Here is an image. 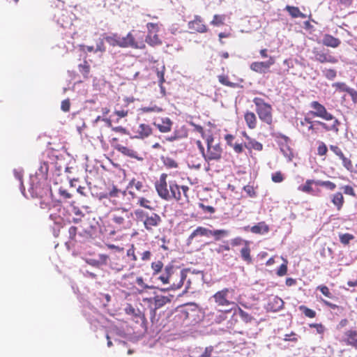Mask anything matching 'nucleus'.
I'll list each match as a JSON object with an SVG mask.
<instances>
[{
	"instance_id": "nucleus-1",
	"label": "nucleus",
	"mask_w": 357,
	"mask_h": 357,
	"mask_svg": "<svg viewBox=\"0 0 357 357\" xmlns=\"http://www.w3.org/2000/svg\"><path fill=\"white\" fill-rule=\"evenodd\" d=\"M167 174L162 173L159 179L155 182V188L158 196L165 200H174L180 205H184L190 202L189 190L188 185H179L176 181H167Z\"/></svg>"
},
{
	"instance_id": "nucleus-2",
	"label": "nucleus",
	"mask_w": 357,
	"mask_h": 357,
	"mask_svg": "<svg viewBox=\"0 0 357 357\" xmlns=\"http://www.w3.org/2000/svg\"><path fill=\"white\" fill-rule=\"evenodd\" d=\"M310 107L313 110L310 111L308 114H311L313 117H319L326 121H333L331 125H328L324 122L317 121L316 123L321 126L326 131L333 132L335 134H338L339 126L340 121L336 119L332 114L328 112L326 107L318 101H312L310 103Z\"/></svg>"
},
{
	"instance_id": "nucleus-3",
	"label": "nucleus",
	"mask_w": 357,
	"mask_h": 357,
	"mask_svg": "<svg viewBox=\"0 0 357 357\" xmlns=\"http://www.w3.org/2000/svg\"><path fill=\"white\" fill-rule=\"evenodd\" d=\"M106 42L112 47L121 48L131 47L133 49H144L145 43L142 38H137L133 31H130L125 37H121L118 33H112L105 38Z\"/></svg>"
},
{
	"instance_id": "nucleus-4",
	"label": "nucleus",
	"mask_w": 357,
	"mask_h": 357,
	"mask_svg": "<svg viewBox=\"0 0 357 357\" xmlns=\"http://www.w3.org/2000/svg\"><path fill=\"white\" fill-rule=\"evenodd\" d=\"M175 313L177 321H187L188 324H195L201 320V310L195 303L179 306L176 309Z\"/></svg>"
},
{
	"instance_id": "nucleus-5",
	"label": "nucleus",
	"mask_w": 357,
	"mask_h": 357,
	"mask_svg": "<svg viewBox=\"0 0 357 357\" xmlns=\"http://www.w3.org/2000/svg\"><path fill=\"white\" fill-rule=\"evenodd\" d=\"M132 213L125 208H117L112 211L111 221L116 230L110 231L111 234L129 229L132 225Z\"/></svg>"
},
{
	"instance_id": "nucleus-6",
	"label": "nucleus",
	"mask_w": 357,
	"mask_h": 357,
	"mask_svg": "<svg viewBox=\"0 0 357 357\" xmlns=\"http://www.w3.org/2000/svg\"><path fill=\"white\" fill-rule=\"evenodd\" d=\"M229 234V231L227 229L211 230L206 227L199 226L190 234L187 239V243L188 245L191 244L193 240L197 237L210 238L213 236L214 240L218 241L228 236Z\"/></svg>"
},
{
	"instance_id": "nucleus-7",
	"label": "nucleus",
	"mask_w": 357,
	"mask_h": 357,
	"mask_svg": "<svg viewBox=\"0 0 357 357\" xmlns=\"http://www.w3.org/2000/svg\"><path fill=\"white\" fill-rule=\"evenodd\" d=\"M252 102L255 105L256 113L261 121L268 126L272 125L273 121L272 105L260 97H255Z\"/></svg>"
},
{
	"instance_id": "nucleus-8",
	"label": "nucleus",
	"mask_w": 357,
	"mask_h": 357,
	"mask_svg": "<svg viewBox=\"0 0 357 357\" xmlns=\"http://www.w3.org/2000/svg\"><path fill=\"white\" fill-rule=\"evenodd\" d=\"M206 151L204 154V158L206 162L219 161L222 158V148L219 142L215 141L212 135H208L206 137Z\"/></svg>"
},
{
	"instance_id": "nucleus-9",
	"label": "nucleus",
	"mask_w": 357,
	"mask_h": 357,
	"mask_svg": "<svg viewBox=\"0 0 357 357\" xmlns=\"http://www.w3.org/2000/svg\"><path fill=\"white\" fill-rule=\"evenodd\" d=\"M135 214L137 220L143 222L144 228L148 231H152L162 222L161 217L155 213H149L143 210L138 209L135 211Z\"/></svg>"
},
{
	"instance_id": "nucleus-10",
	"label": "nucleus",
	"mask_w": 357,
	"mask_h": 357,
	"mask_svg": "<svg viewBox=\"0 0 357 357\" xmlns=\"http://www.w3.org/2000/svg\"><path fill=\"white\" fill-rule=\"evenodd\" d=\"M314 54V60L321 63H332L335 64L338 62V59L329 53V50L321 49L319 47H314L312 50Z\"/></svg>"
},
{
	"instance_id": "nucleus-11",
	"label": "nucleus",
	"mask_w": 357,
	"mask_h": 357,
	"mask_svg": "<svg viewBox=\"0 0 357 357\" xmlns=\"http://www.w3.org/2000/svg\"><path fill=\"white\" fill-rule=\"evenodd\" d=\"M128 265L126 257L122 254L113 255L109 258V266L115 272H120L124 270Z\"/></svg>"
},
{
	"instance_id": "nucleus-12",
	"label": "nucleus",
	"mask_w": 357,
	"mask_h": 357,
	"mask_svg": "<svg viewBox=\"0 0 357 357\" xmlns=\"http://www.w3.org/2000/svg\"><path fill=\"white\" fill-rule=\"evenodd\" d=\"M188 27L192 32L199 33H205L208 31V26L205 24L203 18L200 15H197L194 16V19L188 22Z\"/></svg>"
},
{
	"instance_id": "nucleus-13",
	"label": "nucleus",
	"mask_w": 357,
	"mask_h": 357,
	"mask_svg": "<svg viewBox=\"0 0 357 357\" xmlns=\"http://www.w3.org/2000/svg\"><path fill=\"white\" fill-rule=\"evenodd\" d=\"M185 278L186 275L182 271H175L172 267L171 278L169 283H168L170 287L167 289L176 290L180 289L183 286Z\"/></svg>"
},
{
	"instance_id": "nucleus-14",
	"label": "nucleus",
	"mask_w": 357,
	"mask_h": 357,
	"mask_svg": "<svg viewBox=\"0 0 357 357\" xmlns=\"http://www.w3.org/2000/svg\"><path fill=\"white\" fill-rule=\"evenodd\" d=\"M274 57L269 56L266 61H255L250 64V69L257 73H266L269 71V68L275 63Z\"/></svg>"
},
{
	"instance_id": "nucleus-15",
	"label": "nucleus",
	"mask_w": 357,
	"mask_h": 357,
	"mask_svg": "<svg viewBox=\"0 0 357 357\" xmlns=\"http://www.w3.org/2000/svg\"><path fill=\"white\" fill-rule=\"evenodd\" d=\"M234 289L225 288L220 291H217L213 295V298L215 303L219 306H229L230 305L234 304V302L229 301L228 297V294L229 292H234Z\"/></svg>"
},
{
	"instance_id": "nucleus-16",
	"label": "nucleus",
	"mask_w": 357,
	"mask_h": 357,
	"mask_svg": "<svg viewBox=\"0 0 357 357\" xmlns=\"http://www.w3.org/2000/svg\"><path fill=\"white\" fill-rule=\"evenodd\" d=\"M329 148L342 160L343 167L349 172H352L354 170L352 161L346 157L342 150L337 145H330Z\"/></svg>"
},
{
	"instance_id": "nucleus-17",
	"label": "nucleus",
	"mask_w": 357,
	"mask_h": 357,
	"mask_svg": "<svg viewBox=\"0 0 357 357\" xmlns=\"http://www.w3.org/2000/svg\"><path fill=\"white\" fill-rule=\"evenodd\" d=\"M31 192L33 197L39 199L52 195L51 188L47 185H33L31 188Z\"/></svg>"
},
{
	"instance_id": "nucleus-18",
	"label": "nucleus",
	"mask_w": 357,
	"mask_h": 357,
	"mask_svg": "<svg viewBox=\"0 0 357 357\" xmlns=\"http://www.w3.org/2000/svg\"><path fill=\"white\" fill-rule=\"evenodd\" d=\"M115 149L125 156L136 159L139 161H142L143 160V158L139 155L137 151L131 147L126 146L122 144H116L115 146Z\"/></svg>"
},
{
	"instance_id": "nucleus-19",
	"label": "nucleus",
	"mask_w": 357,
	"mask_h": 357,
	"mask_svg": "<svg viewBox=\"0 0 357 357\" xmlns=\"http://www.w3.org/2000/svg\"><path fill=\"white\" fill-rule=\"evenodd\" d=\"M135 137L138 139H144L152 134V128L149 124L139 123L137 126L134 127Z\"/></svg>"
},
{
	"instance_id": "nucleus-20",
	"label": "nucleus",
	"mask_w": 357,
	"mask_h": 357,
	"mask_svg": "<svg viewBox=\"0 0 357 357\" xmlns=\"http://www.w3.org/2000/svg\"><path fill=\"white\" fill-rule=\"evenodd\" d=\"M174 298L173 295L169 296H162V295H156L153 298H150L151 303L153 305L154 310L160 309L165 306L166 304L169 303L172 298Z\"/></svg>"
},
{
	"instance_id": "nucleus-21",
	"label": "nucleus",
	"mask_w": 357,
	"mask_h": 357,
	"mask_svg": "<svg viewBox=\"0 0 357 357\" xmlns=\"http://www.w3.org/2000/svg\"><path fill=\"white\" fill-rule=\"evenodd\" d=\"M342 341L347 344L357 348V331L349 329L344 332Z\"/></svg>"
},
{
	"instance_id": "nucleus-22",
	"label": "nucleus",
	"mask_w": 357,
	"mask_h": 357,
	"mask_svg": "<svg viewBox=\"0 0 357 357\" xmlns=\"http://www.w3.org/2000/svg\"><path fill=\"white\" fill-rule=\"evenodd\" d=\"M135 273L133 272L125 274L122 276L121 285L128 290L135 291L136 286L134 281Z\"/></svg>"
},
{
	"instance_id": "nucleus-23",
	"label": "nucleus",
	"mask_w": 357,
	"mask_h": 357,
	"mask_svg": "<svg viewBox=\"0 0 357 357\" xmlns=\"http://www.w3.org/2000/svg\"><path fill=\"white\" fill-rule=\"evenodd\" d=\"M231 248L228 241H224L222 244H219L215 249V252L218 254L222 255V259L225 261L229 260L232 256L229 253L225 252L230 251Z\"/></svg>"
},
{
	"instance_id": "nucleus-24",
	"label": "nucleus",
	"mask_w": 357,
	"mask_h": 357,
	"mask_svg": "<svg viewBox=\"0 0 357 357\" xmlns=\"http://www.w3.org/2000/svg\"><path fill=\"white\" fill-rule=\"evenodd\" d=\"M330 197L331 203L335 206L337 211H341L344 204V197L342 193L340 192H337L331 195Z\"/></svg>"
},
{
	"instance_id": "nucleus-25",
	"label": "nucleus",
	"mask_w": 357,
	"mask_h": 357,
	"mask_svg": "<svg viewBox=\"0 0 357 357\" xmlns=\"http://www.w3.org/2000/svg\"><path fill=\"white\" fill-rule=\"evenodd\" d=\"M322 43L326 47L336 48L339 47V45L341 43V41L339 38L327 33L324 36Z\"/></svg>"
},
{
	"instance_id": "nucleus-26",
	"label": "nucleus",
	"mask_w": 357,
	"mask_h": 357,
	"mask_svg": "<svg viewBox=\"0 0 357 357\" xmlns=\"http://www.w3.org/2000/svg\"><path fill=\"white\" fill-rule=\"evenodd\" d=\"M244 119L247 126L250 129H255L257 127V119L256 114L253 112L247 111L244 114Z\"/></svg>"
},
{
	"instance_id": "nucleus-27",
	"label": "nucleus",
	"mask_w": 357,
	"mask_h": 357,
	"mask_svg": "<svg viewBox=\"0 0 357 357\" xmlns=\"http://www.w3.org/2000/svg\"><path fill=\"white\" fill-rule=\"evenodd\" d=\"M154 126L160 130V132L165 133L172 130V121L169 118H165L161 120V123H154Z\"/></svg>"
},
{
	"instance_id": "nucleus-28",
	"label": "nucleus",
	"mask_w": 357,
	"mask_h": 357,
	"mask_svg": "<svg viewBox=\"0 0 357 357\" xmlns=\"http://www.w3.org/2000/svg\"><path fill=\"white\" fill-rule=\"evenodd\" d=\"M145 42L151 47L159 46L162 44V41L158 33L146 34Z\"/></svg>"
},
{
	"instance_id": "nucleus-29",
	"label": "nucleus",
	"mask_w": 357,
	"mask_h": 357,
	"mask_svg": "<svg viewBox=\"0 0 357 357\" xmlns=\"http://www.w3.org/2000/svg\"><path fill=\"white\" fill-rule=\"evenodd\" d=\"M250 231L256 234H265L269 231V227L265 222H260L252 226Z\"/></svg>"
},
{
	"instance_id": "nucleus-30",
	"label": "nucleus",
	"mask_w": 357,
	"mask_h": 357,
	"mask_svg": "<svg viewBox=\"0 0 357 357\" xmlns=\"http://www.w3.org/2000/svg\"><path fill=\"white\" fill-rule=\"evenodd\" d=\"M135 284L136 283L138 287H136L135 292H137L139 294L143 293L145 290L148 289H151V287L146 284L144 282V278L142 276L137 277L135 279L134 278Z\"/></svg>"
},
{
	"instance_id": "nucleus-31",
	"label": "nucleus",
	"mask_w": 357,
	"mask_h": 357,
	"mask_svg": "<svg viewBox=\"0 0 357 357\" xmlns=\"http://www.w3.org/2000/svg\"><path fill=\"white\" fill-rule=\"evenodd\" d=\"M249 241H245L244 247L241 250V255L243 261L250 264L252 262Z\"/></svg>"
},
{
	"instance_id": "nucleus-32",
	"label": "nucleus",
	"mask_w": 357,
	"mask_h": 357,
	"mask_svg": "<svg viewBox=\"0 0 357 357\" xmlns=\"http://www.w3.org/2000/svg\"><path fill=\"white\" fill-rule=\"evenodd\" d=\"M284 301L282 298L278 296H274L272 300L270 301L268 305L270 309L274 312L279 311L283 307Z\"/></svg>"
},
{
	"instance_id": "nucleus-33",
	"label": "nucleus",
	"mask_w": 357,
	"mask_h": 357,
	"mask_svg": "<svg viewBox=\"0 0 357 357\" xmlns=\"http://www.w3.org/2000/svg\"><path fill=\"white\" fill-rule=\"evenodd\" d=\"M173 266H167L165 268L164 272L161 275L158 277V280L161 281V282L164 284H167L169 283V280L171 278L172 271Z\"/></svg>"
},
{
	"instance_id": "nucleus-34",
	"label": "nucleus",
	"mask_w": 357,
	"mask_h": 357,
	"mask_svg": "<svg viewBox=\"0 0 357 357\" xmlns=\"http://www.w3.org/2000/svg\"><path fill=\"white\" fill-rule=\"evenodd\" d=\"M285 10L289 13V14L294 18L301 17L305 18L306 15L300 11L299 8L296 6H287Z\"/></svg>"
},
{
	"instance_id": "nucleus-35",
	"label": "nucleus",
	"mask_w": 357,
	"mask_h": 357,
	"mask_svg": "<svg viewBox=\"0 0 357 357\" xmlns=\"http://www.w3.org/2000/svg\"><path fill=\"white\" fill-rule=\"evenodd\" d=\"M78 69L84 79H88L89 77L91 67L86 59L83 61V63L78 65Z\"/></svg>"
},
{
	"instance_id": "nucleus-36",
	"label": "nucleus",
	"mask_w": 357,
	"mask_h": 357,
	"mask_svg": "<svg viewBox=\"0 0 357 357\" xmlns=\"http://www.w3.org/2000/svg\"><path fill=\"white\" fill-rule=\"evenodd\" d=\"M129 185L131 188L134 187L139 192H146L148 190V186L145 185L142 181L135 178H132L130 181Z\"/></svg>"
},
{
	"instance_id": "nucleus-37",
	"label": "nucleus",
	"mask_w": 357,
	"mask_h": 357,
	"mask_svg": "<svg viewBox=\"0 0 357 357\" xmlns=\"http://www.w3.org/2000/svg\"><path fill=\"white\" fill-rule=\"evenodd\" d=\"M317 181L307 179L304 185H300L298 190L305 193L311 194L313 192L312 184H315Z\"/></svg>"
},
{
	"instance_id": "nucleus-38",
	"label": "nucleus",
	"mask_w": 357,
	"mask_h": 357,
	"mask_svg": "<svg viewBox=\"0 0 357 357\" xmlns=\"http://www.w3.org/2000/svg\"><path fill=\"white\" fill-rule=\"evenodd\" d=\"M300 125L305 128L308 132L311 131L312 133H316L313 121L308 117H305L300 121Z\"/></svg>"
},
{
	"instance_id": "nucleus-39",
	"label": "nucleus",
	"mask_w": 357,
	"mask_h": 357,
	"mask_svg": "<svg viewBox=\"0 0 357 357\" xmlns=\"http://www.w3.org/2000/svg\"><path fill=\"white\" fill-rule=\"evenodd\" d=\"M245 146L248 149H254L259 151H261L263 149L262 144L254 139L250 138H248V141L247 144H245Z\"/></svg>"
},
{
	"instance_id": "nucleus-40",
	"label": "nucleus",
	"mask_w": 357,
	"mask_h": 357,
	"mask_svg": "<svg viewBox=\"0 0 357 357\" xmlns=\"http://www.w3.org/2000/svg\"><path fill=\"white\" fill-rule=\"evenodd\" d=\"M162 161L167 169H176L178 167L177 162L170 157H162Z\"/></svg>"
},
{
	"instance_id": "nucleus-41",
	"label": "nucleus",
	"mask_w": 357,
	"mask_h": 357,
	"mask_svg": "<svg viewBox=\"0 0 357 357\" xmlns=\"http://www.w3.org/2000/svg\"><path fill=\"white\" fill-rule=\"evenodd\" d=\"M40 207L43 209H50L52 204V195L40 199Z\"/></svg>"
},
{
	"instance_id": "nucleus-42",
	"label": "nucleus",
	"mask_w": 357,
	"mask_h": 357,
	"mask_svg": "<svg viewBox=\"0 0 357 357\" xmlns=\"http://www.w3.org/2000/svg\"><path fill=\"white\" fill-rule=\"evenodd\" d=\"M161 26H162V24H160L159 22H156V23L149 22V23H147L146 25V27L147 29V34L158 33Z\"/></svg>"
},
{
	"instance_id": "nucleus-43",
	"label": "nucleus",
	"mask_w": 357,
	"mask_h": 357,
	"mask_svg": "<svg viewBox=\"0 0 357 357\" xmlns=\"http://www.w3.org/2000/svg\"><path fill=\"white\" fill-rule=\"evenodd\" d=\"M225 15H213V20L211 21V24L215 26H219L225 24Z\"/></svg>"
},
{
	"instance_id": "nucleus-44",
	"label": "nucleus",
	"mask_w": 357,
	"mask_h": 357,
	"mask_svg": "<svg viewBox=\"0 0 357 357\" xmlns=\"http://www.w3.org/2000/svg\"><path fill=\"white\" fill-rule=\"evenodd\" d=\"M315 185L322 186L327 188L329 190H334L336 188V185L331 181H321L317 180Z\"/></svg>"
},
{
	"instance_id": "nucleus-45",
	"label": "nucleus",
	"mask_w": 357,
	"mask_h": 357,
	"mask_svg": "<svg viewBox=\"0 0 357 357\" xmlns=\"http://www.w3.org/2000/svg\"><path fill=\"white\" fill-rule=\"evenodd\" d=\"M299 310L303 313V314L308 318H314L317 313L314 310L307 307L305 305H300L298 307Z\"/></svg>"
},
{
	"instance_id": "nucleus-46",
	"label": "nucleus",
	"mask_w": 357,
	"mask_h": 357,
	"mask_svg": "<svg viewBox=\"0 0 357 357\" xmlns=\"http://www.w3.org/2000/svg\"><path fill=\"white\" fill-rule=\"evenodd\" d=\"M354 236L351 234L345 233V234H340L339 238L340 241L344 245H347L349 244L350 241L354 239Z\"/></svg>"
},
{
	"instance_id": "nucleus-47",
	"label": "nucleus",
	"mask_w": 357,
	"mask_h": 357,
	"mask_svg": "<svg viewBox=\"0 0 357 357\" xmlns=\"http://www.w3.org/2000/svg\"><path fill=\"white\" fill-rule=\"evenodd\" d=\"M151 267L153 271V275H156L162 271L163 268V263L160 260L153 261L151 263Z\"/></svg>"
},
{
	"instance_id": "nucleus-48",
	"label": "nucleus",
	"mask_w": 357,
	"mask_h": 357,
	"mask_svg": "<svg viewBox=\"0 0 357 357\" xmlns=\"http://www.w3.org/2000/svg\"><path fill=\"white\" fill-rule=\"evenodd\" d=\"M219 82L225 86H229V87H234L236 86V84L231 82L229 79V77L225 75H220L218 77Z\"/></svg>"
},
{
	"instance_id": "nucleus-49",
	"label": "nucleus",
	"mask_w": 357,
	"mask_h": 357,
	"mask_svg": "<svg viewBox=\"0 0 357 357\" xmlns=\"http://www.w3.org/2000/svg\"><path fill=\"white\" fill-rule=\"evenodd\" d=\"M324 77L328 80L334 79L337 76V72L335 69L328 68L323 70Z\"/></svg>"
},
{
	"instance_id": "nucleus-50",
	"label": "nucleus",
	"mask_w": 357,
	"mask_h": 357,
	"mask_svg": "<svg viewBox=\"0 0 357 357\" xmlns=\"http://www.w3.org/2000/svg\"><path fill=\"white\" fill-rule=\"evenodd\" d=\"M165 71V66H162L160 67V68H157V70H156V73H157V77L158 78L159 84L161 87H162V85L163 84V83L165 82V77H164Z\"/></svg>"
},
{
	"instance_id": "nucleus-51",
	"label": "nucleus",
	"mask_w": 357,
	"mask_h": 357,
	"mask_svg": "<svg viewBox=\"0 0 357 357\" xmlns=\"http://www.w3.org/2000/svg\"><path fill=\"white\" fill-rule=\"evenodd\" d=\"M317 290H319L323 295H324L326 297L328 298H333V294L331 292L329 288L324 284L319 285L317 287Z\"/></svg>"
},
{
	"instance_id": "nucleus-52",
	"label": "nucleus",
	"mask_w": 357,
	"mask_h": 357,
	"mask_svg": "<svg viewBox=\"0 0 357 357\" xmlns=\"http://www.w3.org/2000/svg\"><path fill=\"white\" fill-rule=\"evenodd\" d=\"M328 152V148L324 142H318L317 154L320 156H324Z\"/></svg>"
},
{
	"instance_id": "nucleus-53",
	"label": "nucleus",
	"mask_w": 357,
	"mask_h": 357,
	"mask_svg": "<svg viewBox=\"0 0 357 357\" xmlns=\"http://www.w3.org/2000/svg\"><path fill=\"white\" fill-rule=\"evenodd\" d=\"M126 255L128 257L130 258L131 261L134 262L137 261V257L135 254V248L133 244H132L130 248L127 250Z\"/></svg>"
},
{
	"instance_id": "nucleus-54",
	"label": "nucleus",
	"mask_w": 357,
	"mask_h": 357,
	"mask_svg": "<svg viewBox=\"0 0 357 357\" xmlns=\"http://www.w3.org/2000/svg\"><path fill=\"white\" fill-rule=\"evenodd\" d=\"M281 151L284 155L288 159L289 161H291L294 158V153L291 149L288 146H284L281 148Z\"/></svg>"
},
{
	"instance_id": "nucleus-55",
	"label": "nucleus",
	"mask_w": 357,
	"mask_h": 357,
	"mask_svg": "<svg viewBox=\"0 0 357 357\" xmlns=\"http://www.w3.org/2000/svg\"><path fill=\"white\" fill-rule=\"evenodd\" d=\"M332 86L335 88L336 90L340 91L347 92L350 89L345 83L344 82H335L332 84Z\"/></svg>"
},
{
	"instance_id": "nucleus-56",
	"label": "nucleus",
	"mask_w": 357,
	"mask_h": 357,
	"mask_svg": "<svg viewBox=\"0 0 357 357\" xmlns=\"http://www.w3.org/2000/svg\"><path fill=\"white\" fill-rule=\"evenodd\" d=\"M309 326H310V328H315L317 331V333L320 335L324 334V333L326 331L325 326L321 323L320 324H317V323L310 324Z\"/></svg>"
},
{
	"instance_id": "nucleus-57",
	"label": "nucleus",
	"mask_w": 357,
	"mask_h": 357,
	"mask_svg": "<svg viewBox=\"0 0 357 357\" xmlns=\"http://www.w3.org/2000/svg\"><path fill=\"white\" fill-rule=\"evenodd\" d=\"M271 179L274 183H281L284 181V176L280 171H278L272 174Z\"/></svg>"
},
{
	"instance_id": "nucleus-58",
	"label": "nucleus",
	"mask_w": 357,
	"mask_h": 357,
	"mask_svg": "<svg viewBox=\"0 0 357 357\" xmlns=\"http://www.w3.org/2000/svg\"><path fill=\"white\" fill-rule=\"evenodd\" d=\"M142 111L144 113H149V112H160L162 111V109L154 105L153 107H144L142 109Z\"/></svg>"
},
{
	"instance_id": "nucleus-59",
	"label": "nucleus",
	"mask_w": 357,
	"mask_h": 357,
	"mask_svg": "<svg viewBox=\"0 0 357 357\" xmlns=\"http://www.w3.org/2000/svg\"><path fill=\"white\" fill-rule=\"evenodd\" d=\"M287 273V261L284 260V263L281 264L277 271V275L278 276H284Z\"/></svg>"
},
{
	"instance_id": "nucleus-60",
	"label": "nucleus",
	"mask_w": 357,
	"mask_h": 357,
	"mask_svg": "<svg viewBox=\"0 0 357 357\" xmlns=\"http://www.w3.org/2000/svg\"><path fill=\"white\" fill-rule=\"evenodd\" d=\"M150 201L144 197H140L138 199L137 204L144 208H148V209H152V207L150 206Z\"/></svg>"
},
{
	"instance_id": "nucleus-61",
	"label": "nucleus",
	"mask_w": 357,
	"mask_h": 357,
	"mask_svg": "<svg viewBox=\"0 0 357 357\" xmlns=\"http://www.w3.org/2000/svg\"><path fill=\"white\" fill-rule=\"evenodd\" d=\"M341 189L343 190V192L345 195H351L352 197H355L356 196V193H355L354 189L351 185H344V186H342L341 188Z\"/></svg>"
},
{
	"instance_id": "nucleus-62",
	"label": "nucleus",
	"mask_w": 357,
	"mask_h": 357,
	"mask_svg": "<svg viewBox=\"0 0 357 357\" xmlns=\"http://www.w3.org/2000/svg\"><path fill=\"white\" fill-rule=\"evenodd\" d=\"M106 51V47L105 45L104 41L102 39H100L99 42L96 44V47L95 49V52H101L103 53Z\"/></svg>"
},
{
	"instance_id": "nucleus-63",
	"label": "nucleus",
	"mask_w": 357,
	"mask_h": 357,
	"mask_svg": "<svg viewBox=\"0 0 357 357\" xmlns=\"http://www.w3.org/2000/svg\"><path fill=\"white\" fill-rule=\"evenodd\" d=\"M243 190L250 197H255L256 196V192L253 186L247 185L243 187Z\"/></svg>"
},
{
	"instance_id": "nucleus-64",
	"label": "nucleus",
	"mask_w": 357,
	"mask_h": 357,
	"mask_svg": "<svg viewBox=\"0 0 357 357\" xmlns=\"http://www.w3.org/2000/svg\"><path fill=\"white\" fill-rule=\"evenodd\" d=\"M122 192L118 189L116 186H113L112 189L108 192V197L109 198L119 197Z\"/></svg>"
}]
</instances>
